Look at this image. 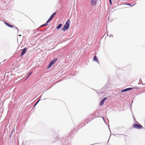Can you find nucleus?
<instances>
[{"mask_svg":"<svg viewBox=\"0 0 145 145\" xmlns=\"http://www.w3.org/2000/svg\"><path fill=\"white\" fill-rule=\"evenodd\" d=\"M108 31H107V36H108Z\"/></svg>","mask_w":145,"mask_h":145,"instance_id":"obj_36","label":"nucleus"},{"mask_svg":"<svg viewBox=\"0 0 145 145\" xmlns=\"http://www.w3.org/2000/svg\"><path fill=\"white\" fill-rule=\"evenodd\" d=\"M92 10L90 9L87 11V12L88 14H91V13Z\"/></svg>","mask_w":145,"mask_h":145,"instance_id":"obj_18","label":"nucleus"},{"mask_svg":"<svg viewBox=\"0 0 145 145\" xmlns=\"http://www.w3.org/2000/svg\"><path fill=\"white\" fill-rule=\"evenodd\" d=\"M108 128H109V130H110V133H111V131H110V128H109V127H108Z\"/></svg>","mask_w":145,"mask_h":145,"instance_id":"obj_33","label":"nucleus"},{"mask_svg":"<svg viewBox=\"0 0 145 145\" xmlns=\"http://www.w3.org/2000/svg\"><path fill=\"white\" fill-rule=\"evenodd\" d=\"M36 33V32H35V33H34V34H35V33Z\"/></svg>","mask_w":145,"mask_h":145,"instance_id":"obj_41","label":"nucleus"},{"mask_svg":"<svg viewBox=\"0 0 145 145\" xmlns=\"http://www.w3.org/2000/svg\"><path fill=\"white\" fill-rule=\"evenodd\" d=\"M118 135H124L123 134H117Z\"/></svg>","mask_w":145,"mask_h":145,"instance_id":"obj_24","label":"nucleus"},{"mask_svg":"<svg viewBox=\"0 0 145 145\" xmlns=\"http://www.w3.org/2000/svg\"><path fill=\"white\" fill-rule=\"evenodd\" d=\"M29 77H27V76L26 77V78L25 79V80H26Z\"/></svg>","mask_w":145,"mask_h":145,"instance_id":"obj_27","label":"nucleus"},{"mask_svg":"<svg viewBox=\"0 0 145 145\" xmlns=\"http://www.w3.org/2000/svg\"><path fill=\"white\" fill-rule=\"evenodd\" d=\"M57 138L60 141H61V142L63 143L64 144H65V142H66L67 141V138H66L65 137L63 138H60L59 136L55 138V140H56Z\"/></svg>","mask_w":145,"mask_h":145,"instance_id":"obj_4","label":"nucleus"},{"mask_svg":"<svg viewBox=\"0 0 145 145\" xmlns=\"http://www.w3.org/2000/svg\"><path fill=\"white\" fill-rule=\"evenodd\" d=\"M137 88V89H138L139 87H135L133 88H126L124 89H122L121 91V92L122 93L126 91H128L130 90H131L132 89H134L135 88Z\"/></svg>","mask_w":145,"mask_h":145,"instance_id":"obj_5","label":"nucleus"},{"mask_svg":"<svg viewBox=\"0 0 145 145\" xmlns=\"http://www.w3.org/2000/svg\"><path fill=\"white\" fill-rule=\"evenodd\" d=\"M109 85V82H108L106 83V84L104 87H105L106 89H107V88H108Z\"/></svg>","mask_w":145,"mask_h":145,"instance_id":"obj_15","label":"nucleus"},{"mask_svg":"<svg viewBox=\"0 0 145 145\" xmlns=\"http://www.w3.org/2000/svg\"><path fill=\"white\" fill-rule=\"evenodd\" d=\"M4 23L5 24V25L7 26L8 27H10V28H12V25H10V24H9L8 23L6 22H4Z\"/></svg>","mask_w":145,"mask_h":145,"instance_id":"obj_13","label":"nucleus"},{"mask_svg":"<svg viewBox=\"0 0 145 145\" xmlns=\"http://www.w3.org/2000/svg\"><path fill=\"white\" fill-rule=\"evenodd\" d=\"M12 135V134H10V137H11V136Z\"/></svg>","mask_w":145,"mask_h":145,"instance_id":"obj_35","label":"nucleus"},{"mask_svg":"<svg viewBox=\"0 0 145 145\" xmlns=\"http://www.w3.org/2000/svg\"><path fill=\"white\" fill-rule=\"evenodd\" d=\"M61 0H59V3H60V2H61Z\"/></svg>","mask_w":145,"mask_h":145,"instance_id":"obj_28","label":"nucleus"},{"mask_svg":"<svg viewBox=\"0 0 145 145\" xmlns=\"http://www.w3.org/2000/svg\"><path fill=\"white\" fill-rule=\"evenodd\" d=\"M98 0H91L90 4L92 6H94L95 5L97 4V1Z\"/></svg>","mask_w":145,"mask_h":145,"instance_id":"obj_9","label":"nucleus"},{"mask_svg":"<svg viewBox=\"0 0 145 145\" xmlns=\"http://www.w3.org/2000/svg\"><path fill=\"white\" fill-rule=\"evenodd\" d=\"M125 4L126 5H129V6H131V7H133L135 5V4L133 5H131V4H129V3H126V4Z\"/></svg>","mask_w":145,"mask_h":145,"instance_id":"obj_20","label":"nucleus"},{"mask_svg":"<svg viewBox=\"0 0 145 145\" xmlns=\"http://www.w3.org/2000/svg\"><path fill=\"white\" fill-rule=\"evenodd\" d=\"M142 85H145V83H143V82H142Z\"/></svg>","mask_w":145,"mask_h":145,"instance_id":"obj_29","label":"nucleus"},{"mask_svg":"<svg viewBox=\"0 0 145 145\" xmlns=\"http://www.w3.org/2000/svg\"><path fill=\"white\" fill-rule=\"evenodd\" d=\"M25 145L24 143H23V142H22V145Z\"/></svg>","mask_w":145,"mask_h":145,"instance_id":"obj_32","label":"nucleus"},{"mask_svg":"<svg viewBox=\"0 0 145 145\" xmlns=\"http://www.w3.org/2000/svg\"><path fill=\"white\" fill-rule=\"evenodd\" d=\"M57 59V58H55L51 60L48 65L47 69H49L56 62Z\"/></svg>","mask_w":145,"mask_h":145,"instance_id":"obj_2","label":"nucleus"},{"mask_svg":"<svg viewBox=\"0 0 145 145\" xmlns=\"http://www.w3.org/2000/svg\"><path fill=\"white\" fill-rule=\"evenodd\" d=\"M56 12H55L53 13L50 16V18H48V19L47 21V22H48V23L49 22L54 18L55 15L56 14Z\"/></svg>","mask_w":145,"mask_h":145,"instance_id":"obj_6","label":"nucleus"},{"mask_svg":"<svg viewBox=\"0 0 145 145\" xmlns=\"http://www.w3.org/2000/svg\"><path fill=\"white\" fill-rule=\"evenodd\" d=\"M133 127L137 129H141L142 128H143L142 126L139 123L133 124Z\"/></svg>","mask_w":145,"mask_h":145,"instance_id":"obj_3","label":"nucleus"},{"mask_svg":"<svg viewBox=\"0 0 145 145\" xmlns=\"http://www.w3.org/2000/svg\"><path fill=\"white\" fill-rule=\"evenodd\" d=\"M109 2L110 4L111 5H112V0H109Z\"/></svg>","mask_w":145,"mask_h":145,"instance_id":"obj_22","label":"nucleus"},{"mask_svg":"<svg viewBox=\"0 0 145 145\" xmlns=\"http://www.w3.org/2000/svg\"><path fill=\"white\" fill-rule=\"evenodd\" d=\"M103 121H104V122L105 123L104 118L103 119Z\"/></svg>","mask_w":145,"mask_h":145,"instance_id":"obj_30","label":"nucleus"},{"mask_svg":"<svg viewBox=\"0 0 145 145\" xmlns=\"http://www.w3.org/2000/svg\"><path fill=\"white\" fill-rule=\"evenodd\" d=\"M21 36H22V35H18V36H19V37H21Z\"/></svg>","mask_w":145,"mask_h":145,"instance_id":"obj_31","label":"nucleus"},{"mask_svg":"<svg viewBox=\"0 0 145 145\" xmlns=\"http://www.w3.org/2000/svg\"><path fill=\"white\" fill-rule=\"evenodd\" d=\"M111 135H112V134H110V136H111ZM110 137L109 138H110Z\"/></svg>","mask_w":145,"mask_h":145,"instance_id":"obj_40","label":"nucleus"},{"mask_svg":"<svg viewBox=\"0 0 145 145\" xmlns=\"http://www.w3.org/2000/svg\"><path fill=\"white\" fill-rule=\"evenodd\" d=\"M40 101V99L33 106V107H35L36 105L39 102V101Z\"/></svg>","mask_w":145,"mask_h":145,"instance_id":"obj_21","label":"nucleus"},{"mask_svg":"<svg viewBox=\"0 0 145 145\" xmlns=\"http://www.w3.org/2000/svg\"><path fill=\"white\" fill-rule=\"evenodd\" d=\"M70 25V20H68L65 23L63 27L62 28V31H65L68 29Z\"/></svg>","mask_w":145,"mask_h":145,"instance_id":"obj_1","label":"nucleus"},{"mask_svg":"<svg viewBox=\"0 0 145 145\" xmlns=\"http://www.w3.org/2000/svg\"><path fill=\"white\" fill-rule=\"evenodd\" d=\"M133 118H134V119L135 120V118H134V116H133Z\"/></svg>","mask_w":145,"mask_h":145,"instance_id":"obj_39","label":"nucleus"},{"mask_svg":"<svg viewBox=\"0 0 145 145\" xmlns=\"http://www.w3.org/2000/svg\"><path fill=\"white\" fill-rule=\"evenodd\" d=\"M62 26V23H60L56 27V29L57 30L59 29L60 28H61Z\"/></svg>","mask_w":145,"mask_h":145,"instance_id":"obj_14","label":"nucleus"},{"mask_svg":"<svg viewBox=\"0 0 145 145\" xmlns=\"http://www.w3.org/2000/svg\"><path fill=\"white\" fill-rule=\"evenodd\" d=\"M93 61L97 62L98 64H99V62L98 59L96 55L95 56L93 57Z\"/></svg>","mask_w":145,"mask_h":145,"instance_id":"obj_11","label":"nucleus"},{"mask_svg":"<svg viewBox=\"0 0 145 145\" xmlns=\"http://www.w3.org/2000/svg\"><path fill=\"white\" fill-rule=\"evenodd\" d=\"M6 60V59H5V60L3 61H5Z\"/></svg>","mask_w":145,"mask_h":145,"instance_id":"obj_38","label":"nucleus"},{"mask_svg":"<svg viewBox=\"0 0 145 145\" xmlns=\"http://www.w3.org/2000/svg\"><path fill=\"white\" fill-rule=\"evenodd\" d=\"M32 73H33V72L32 71H31V72H30L28 74V75L27 76V77H29L30 76V75H31V74H32Z\"/></svg>","mask_w":145,"mask_h":145,"instance_id":"obj_19","label":"nucleus"},{"mask_svg":"<svg viewBox=\"0 0 145 145\" xmlns=\"http://www.w3.org/2000/svg\"><path fill=\"white\" fill-rule=\"evenodd\" d=\"M98 143H95V144H92V145H93V144H98ZM91 145H92V144H91Z\"/></svg>","mask_w":145,"mask_h":145,"instance_id":"obj_34","label":"nucleus"},{"mask_svg":"<svg viewBox=\"0 0 145 145\" xmlns=\"http://www.w3.org/2000/svg\"><path fill=\"white\" fill-rule=\"evenodd\" d=\"M74 133V131H72L71 132V133H69V135L68 136V137H70V138H73V137L74 136V135H73V134Z\"/></svg>","mask_w":145,"mask_h":145,"instance_id":"obj_12","label":"nucleus"},{"mask_svg":"<svg viewBox=\"0 0 145 145\" xmlns=\"http://www.w3.org/2000/svg\"><path fill=\"white\" fill-rule=\"evenodd\" d=\"M1 63H0V64H1Z\"/></svg>","mask_w":145,"mask_h":145,"instance_id":"obj_42","label":"nucleus"},{"mask_svg":"<svg viewBox=\"0 0 145 145\" xmlns=\"http://www.w3.org/2000/svg\"><path fill=\"white\" fill-rule=\"evenodd\" d=\"M106 89L104 87L101 89L99 90V92H100V93L102 94V93H103L104 92H105L106 91Z\"/></svg>","mask_w":145,"mask_h":145,"instance_id":"obj_10","label":"nucleus"},{"mask_svg":"<svg viewBox=\"0 0 145 145\" xmlns=\"http://www.w3.org/2000/svg\"><path fill=\"white\" fill-rule=\"evenodd\" d=\"M113 37V35H111L110 36V37Z\"/></svg>","mask_w":145,"mask_h":145,"instance_id":"obj_25","label":"nucleus"},{"mask_svg":"<svg viewBox=\"0 0 145 145\" xmlns=\"http://www.w3.org/2000/svg\"><path fill=\"white\" fill-rule=\"evenodd\" d=\"M48 22L47 21L46 23L45 24H43L42 25H41L40 26V27H42V26H47L48 25Z\"/></svg>","mask_w":145,"mask_h":145,"instance_id":"obj_16","label":"nucleus"},{"mask_svg":"<svg viewBox=\"0 0 145 145\" xmlns=\"http://www.w3.org/2000/svg\"><path fill=\"white\" fill-rule=\"evenodd\" d=\"M12 28H13L14 29H16L18 30V33L19 32V29H18V28L16 27L14 25H12Z\"/></svg>","mask_w":145,"mask_h":145,"instance_id":"obj_17","label":"nucleus"},{"mask_svg":"<svg viewBox=\"0 0 145 145\" xmlns=\"http://www.w3.org/2000/svg\"><path fill=\"white\" fill-rule=\"evenodd\" d=\"M5 1H6V0H5Z\"/></svg>","mask_w":145,"mask_h":145,"instance_id":"obj_43","label":"nucleus"},{"mask_svg":"<svg viewBox=\"0 0 145 145\" xmlns=\"http://www.w3.org/2000/svg\"><path fill=\"white\" fill-rule=\"evenodd\" d=\"M14 130V129L11 132V133L10 134H11L12 135V134L13 133Z\"/></svg>","mask_w":145,"mask_h":145,"instance_id":"obj_26","label":"nucleus"},{"mask_svg":"<svg viewBox=\"0 0 145 145\" xmlns=\"http://www.w3.org/2000/svg\"><path fill=\"white\" fill-rule=\"evenodd\" d=\"M108 98L107 97H105L100 102L99 105L100 106H102L104 103L105 101Z\"/></svg>","mask_w":145,"mask_h":145,"instance_id":"obj_8","label":"nucleus"},{"mask_svg":"<svg viewBox=\"0 0 145 145\" xmlns=\"http://www.w3.org/2000/svg\"><path fill=\"white\" fill-rule=\"evenodd\" d=\"M139 82H141V83L142 82V80L141 79H140V80H139Z\"/></svg>","mask_w":145,"mask_h":145,"instance_id":"obj_23","label":"nucleus"},{"mask_svg":"<svg viewBox=\"0 0 145 145\" xmlns=\"http://www.w3.org/2000/svg\"><path fill=\"white\" fill-rule=\"evenodd\" d=\"M27 50V48L25 47L22 49V52L20 56L21 57L24 55L26 52Z\"/></svg>","mask_w":145,"mask_h":145,"instance_id":"obj_7","label":"nucleus"},{"mask_svg":"<svg viewBox=\"0 0 145 145\" xmlns=\"http://www.w3.org/2000/svg\"><path fill=\"white\" fill-rule=\"evenodd\" d=\"M103 119V118H104L103 117H101Z\"/></svg>","mask_w":145,"mask_h":145,"instance_id":"obj_37","label":"nucleus"}]
</instances>
